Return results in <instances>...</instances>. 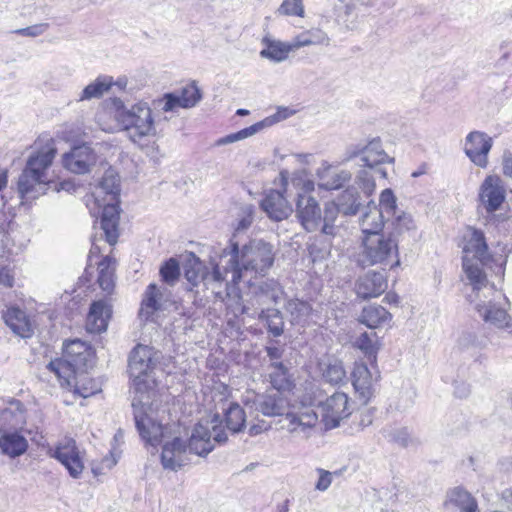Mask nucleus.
Instances as JSON below:
<instances>
[{"label":"nucleus","instance_id":"8","mask_svg":"<svg viewBox=\"0 0 512 512\" xmlns=\"http://www.w3.org/2000/svg\"><path fill=\"white\" fill-rule=\"evenodd\" d=\"M357 263L364 268L375 265L383 268L399 265L397 240L384 233L364 236Z\"/></svg>","mask_w":512,"mask_h":512},{"label":"nucleus","instance_id":"30","mask_svg":"<svg viewBox=\"0 0 512 512\" xmlns=\"http://www.w3.org/2000/svg\"><path fill=\"white\" fill-rule=\"evenodd\" d=\"M112 315V307L105 300L94 301L86 319V328L90 333L106 331Z\"/></svg>","mask_w":512,"mask_h":512},{"label":"nucleus","instance_id":"12","mask_svg":"<svg viewBox=\"0 0 512 512\" xmlns=\"http://www.w3.org/2000/svg\"><path fill=\"white\" fill-rule=\"evenodd\" d=\"M227 440V434L221 424L218 415L210 419L201 420L193 429L189 443L188 452L191 455L206 456L214 448L213 441L223 443Z\"/></svg>","mask_w":512,"mask_h":512},{"label":"nucleus","instance_id":"58","mask_svg":"<svg viewBox=\"0 0 512 512\" xmlns=\"http://www.w3.org/2000/svg\"><path fill=\"white\" fill-rule=\"evenodd\" d=\"M476 336L471 332H464L458 338L457 344L461 349H468L475 345Z\"/></svg>","mask_w":512,"mask_h":512},{"label":"nucleus","instance_id":"29","mask_svg":"<svg viewBox=\"0 0 512 512\" xmlns=\"http://www.w3.org/2000/svg\"><path fill=\"white\" fill-rule=\"evenodd\" d=\"M318 186L325 190H337L351 180V173L347 170L334 168L323 162L317 169Z\"/></svg>","mask_w":512,"mask_h":512},{"label":"nucleus","instance_id":"4","mask_svg":"<svg viewBox=\"0 0 512 512\" xmlns=\"http://www.w3.org/2000/svg\"><path fill=\"white\" fill-rule=\"evenodd\" d=\"M245 407L251 414L253 410L267 417H281V428L297 439L307 440L318 423V414L311 405H290L288 401L278 394L252 395L244 400Z\"/></svg>","mask_w":512,"mask_h":512},{"label":"nucleus","instance_id":"47","mask_svg":"<svg viewBox=\"0 0 512 512\" xmlns=\"http://www.w3.org/2000/svg\"><path fill=\"white\" fill-rule=\"evenodd\" d=\"M271 368L273 371L270 372V382L273 388L277 391H287L292 387V382L288 375L287 369L282 363H272Z\"/></svg>","mask_w":512,"mask_h":512},{"label":"nucleus","instance_id":"48","mask_svg":"<svg viewBox=\"0 0 512 512\" xmlns=\"http://www.w3.org/2000/svg\"><path fill=\"white\" fill-rule=\"evenodd\" d=\"M355 346L363 351L369 357L376 359V353L380 348V344L376 333H362L355 341Z\"/></svg>","mask_w":512,"mask_h":512},{"label":"nucleus","instance_id":"3","mask_svg":"<svg viewBox=\"0 0 512 512\" xmlns=\"http://www.w3.org/2000/svg\"><path fill=\"white\" fill-rule=\"evenodd\" d=\"M160 353L153 347L137 345L130 353L128 368L136 396L132 401L136 427L142 439L152 446L165 438V431L153 417L150 392L156 386L154 371L157 368Z\"/></svg>","mask_w":512,"mask_h":512},{"label":"nucleus","instance_id":"33","mask_svg":"<svg viewBox=\"0 0 512 512\" xmlns=\"http://www.w3.org/2000/svg\"><path fill=\"white\" fill-rule=\"evenodd\" d=\"M25 422V410L19 400H10L5 407H0V431L22 428Z\"/></svg>","mask_w":512,"mask_h":512},{"label":"nucleus","instance_id":"49","mask_svg":"<svg viewBox=\"0 0 512 512\" xmlns=\"http://www.w3.org/2000/svg\"><path fill=\"white\" fill-rule=\"evenodd\" d=\"M378 209L387 219L400 212L397 208V199L391 189H384L381 192Z\"/></svg>","mask_w":512,"mask_h":512},{"label":"nucleus","instance_id":"14","mask_svg":"<svg viewBox=\"0 0 512 512\" xmlns=\"http://www.w3.org/2000/svg\"><path fill=\"white\" fill-rule=\"evenodd\" d=\"M57 153L55 142L52 138H39L32 146V151L27 158L23 171L38 175L41 178H53L49 169Z\"/></svg>","mask_w":512,"mask_h":512},{"label":"nucleus","instance_id":"7","mask_svg":"<svg viewBox=\"0 0 512 512\" xmlns=\"http://www.w3.org/2000/svg\"><path fill=\"white\" fill-rule=\"evenodd\" d=\"M114 118L127 138L134 144H142L157 134L153 111L146 101L126 106L120 98L112 100Z\"/></svg>","mask_w":512,"mask_h":512},{"label":"nucleus","instance_id":"46","mask_svg":"<svg viewBox=\"0 0 512 512\" xmlns=\"http://www.w3.org/2000/svg\"><path fill=\"white\" fill-rule=\"evenodd\" d=\"M267 126H269V124H268L267 119H265L263 121L255 123L249 127H246L236 133H232V134L226 135V136L218 139L216 144L218 146H221V145H227V144H231V143L246 139V138L258 133L260 130H262L264 127H267Z\"/></svg>","mask_w":512,"mask_h":512},{"label":"nucleus","instance_id":"59","mask_svg":"<svg viewBox=\"0 0 512 512\" xmlns=\"http://www.w3.org/2000/svg\"><path fill=\"white\" fill-rule=\"evenodd\" d=\"M502 171L503 174L512 179V152L505 150L502 156Z\"/></svg>","mask_w":512,"mask_h":512},{"label":"nucleus","instance_id":"18","mask_svg":"<svg viewBox=\"0 0 512 512\" xmlns=\"http://www.w3.org/2000/svg\"><path fill=\"white\" fill-rule=\"evenodd\" d=\"M202 99V94L195 82H192L178 91L166 93L157 100L163 112L177 113L180 108L190 109L195 107Z\"/></svg>","mask_w":512,"mask_h":512},{"label":"nucleus","instance_id":"21","mask_svg":"<svg viewBox=\"0 0 512 512\" xmlns=\"http://www.w3.org/2000/svg\"><path fill=\"white\" fill-rule=\"evenodd\" d=\"M97 154L87 144L74 146L69 152L63 154L62 165L74 174H86L97 162Z\"/></svg>","mask_w":512,"mask_h":512},{"label":"nucleus","instance_id":"31","mask_svg":"<svg viewBox=\"0 0 512 512\" xmlns=\"http://www.w3.org/2000/svg\"><path fill=\"white\" fill-rule=\"evenodd\" d=\"M261 43L263 48L259 53L260 57L273 63L284 62L288 59L289 54L294 51L292 41L284 42L270 35H265Z\"/></svg>","mask_w":512,"mask_h":512},{"label":"nucleus","instance_id":"55","mask_svg":"<svg viewBox=\"0 0 512 512\" xmlns=\"http://www.w3.org/2000/svg\"><path fill=\"white\" fill-rule=\"evenodd\" d=\"M48 28V23H38L26 28L17 29L15 30V33L21 36L34 38L43 35L48 30Z\"/></svg>","mask_w":512,"mask_h":512},{"label":"nucleus","instance_id":"57","mask_svg":"<svg viewBox=\"0 0 512 512\" xmlns=\"http://www.w3.org/2000/svg\"><path fill=\"white\" fill-rule=\"evenodd\" d=\"M293 114H294L293 110H291L287 107H281L277 110V112L275 114H273L272 116H270L266 119L268 121V124L271 125V124L280 122L282 120H285Z\"/></svg>","mask_w":512,"mask_h":512},{"label":"nucleus","instance_id":"40","mask_svg":"<svg viewBox=\"0 0 512 512\" xmlns=\"http://www.w3.org/2000/svg\"><path fill=\"white\" fill-rule=\"evenodd\" d=\"M27 448V440L23 435L16 431H4L0 437V449L2 453L11 458L24 454Z\"/></svg>","mask_w":512,"mask_h":512},{"label":"nucleus","instance_id":"1","mask_svg":"<svg viewBox=\"0 0 512 512\" xmlns=\"http://www.w3.org/2000/svg\"><path fill=\"white\" fill-rule=\"evenodd\" d=\"M275 246L263 239H251L240 248L233 239L229 246L210 256L211 272L201 278L215 297L224 301L235 293L234 286L240 281L252 285V280L264 277L274 264Z\"/></svg>","mask_w":512,"mask_h":512},{"label":"nucleus","instance_id":"53","mask_svg":"<svg viewBox=\"0 0 512 512\" xmlns=\"http://www.w3.org/2000/svg\"><path fill=\"white\" fill-rule=\"evenodd\" d=\"M277 13L285 16L304 17L303 0H284L279 6Z\"/></svg>","mask_w":512,"mask_h":512},{"label":"nucleus","instance_id":"39","mask_svg":"<svg viewBox=\"0 0 512 512\" xmlns=\"http://www.w3.org/2000/svg\"><path fill=\"white\" fill-rule=\"evenodd\" d=\"M392 315L380 305H369L363 308L359 321L368 328H379L389 325Z\"/></svg>","mask_w":512,"mask_h":512},{"label":"nucleus","instance_id":"26","mask_svg":"<svg viewBox=\"0 0 512 512\" xmlns=\"http://www.w3.org/2000/svg\"><path fill=\"white\" fill-rule=\"evenodd\" d=\"M379 375L373 376L364 363H356L352 372V384L358 399L362 404H367L375 392V383Z\"/></svg>","mask_w":512,"mask_h":512},{"label":"nucleus","instance_id":"51","mask_svg":"<svg viewBox=\"0 0 512 512\" xmlns=\"http://www.w3.org/2000/svg\"><path fill=\"white\" fill-rule=\"evenodd\" d=\"M160 275L165 283L173 285L180 276L178 261L174 258L167 260L160 268Z\"/></svg>","mask_w":512,"mask_h":512},{"label":"nucleus","instance_id":"37","mask_svg":"<svg viewBox=\"0 0 512 512\" xmlns=\"http://www.w3.org/2000/svg\"><path fill=\"white\" fill-rule=\"evenodd\" d=\"M331 38L321 28H310L295 35L292 39L294 51L309 46H329Z\"/></svg>","mask_w":512,"mask_h":512},{"label":"nucleus","instance_id":"38","mask_svg":"<svg viewBox=\"0 0 512 512\" xmlns=\"http://www.w3.org/2000/svg\"><path fill=\"white\" fill-rule=\"evenodd\" d=\"M445 504L456 507L461 512H476L478 508L475 498L461 486L454 487L447 492Z\"/></svg>","mask_w":512,"mask_h":512},{"label":"nucleus","instance_id":"5","mask_svg":"<svg viewBox=\"0 0 512 512\" xmlns=\"http://www.w3.org/2000/svg\"><path fill=\"white\" fill-rule=\"evenodd\" d=\"M120 179L118 174L107 170L87 197L86 205L94 217L100 215V225L110 245L116 243L119 224Z\"/></svg>","mask_w":512,"mask_h":512},{"label":"nucleus","instance_id":"61","mask_svg":"<svg viewBox=\"0 0 512 512\" xmlns=\"http://www.w3.org/2000/svg\"><path fill=\"white\" fill-rule=\"evenodd\" d=\"M267 354L271 360H276L281 358L282 351L277 347H268Z\"/></svg>","mask_w":512,"mask_h":512},{"label":"nucleus","instance_id":"43","mask_svg":"<svg viewBox=\"0 0 512 512\" xmlns=\"http://www.w3.org/2000/svg\"><path fill=\"white\" fill-rule=\"evenodd\" d=\"M392 232L388 235L395 239V237L413 238L416 233V223L413 217L405 211H400L392 220Z\"/></svg>","mask_w":512,"mask_h":512},{"label":"nucleus","instance_id":"56","mask_svg":"<svg viewBox=\"0 0 512 512\" xmlns=\"http://www.w3.org/2000/svg\"><path fill=\"white\" fill-rule=\"evenodd\" d=\"M270 424L265 420H260L255 417L249 424L248 433L250 436H257L267 430H269Z\"/></svg>","mask_w":512,"mask_h":512},{"label":"nucleus","instance_id":"19","mask_svg":"<svg viewBox=\"0 0 512 512\" xmlns=\"http://www.w3.org/2000/svg\"><path fill=\"white\" fill-rule=\"evenodd\" d=\"M64 189L63 183H56L54 178H41L38 175L22 171L18 179V192L26 201L37 199L48 190L59 191Z\"/></svg>","mask_w":512,"mask_h":512},{"label":"nucleus","instance_id":"16","mask_svg":"<svg viewBox=\"0 0 512 512\" xmlns=\"http://www.w3.org/2000/svg\"><path fill=\"white\" fill-rule=\"evenodd\" d=\"M493 147V138L479 130L469 132L463 142V151L477 167L485 169L489 164V153Z\"/></svg>","mask_w":512,"mask_h":512},{"label":"nucleus","instance_id":"64","mask_svg":"<svg viewBox=\"0 0 512 512\" xmlns=\"http://www.w3.org/2000/svg\"><path fill=\"white\" fill-rule=\"evenodd\" d=\"M7 183H8L7 171L1 170L0 171V191H2L4 188H6Z\"/></svg>","mask_w":512,"mask_h":512},{"label":"nucleus","instance_id":"50","mask_svg":"<svg viewBox=\"0 0 512 512\" xmlns=\"http://www.w3.org/2000/svg\"><path fill=\"white\" fill-rule=\"evenodd\" d=\"M255 208L252 205H243L240 207L237 218L233 223L234 232L241 233L246 231L254 220Z\"/></svg>","mask_w":512,"mask_h":512},{"label":"nucleus","instance_id":"34","mask_svg":"<svg viewBox=\"0 0 512 512\" xmlns=\"http://www.w3.org/2000/svg\"><path fill=\"white\" fill-rule=\"evenodd\" d=\"M248 314L252 317H259L264 319L267 323L268 330L274 336H280L283 333V319L281 313L277 309H262L259 312H251V307L247 304H240L239 307L234 311V315Z\"/></svg>","mask_w":512,"mask_h":512},{"label":"nucleus","instance_id":"2","mask_svg":"<svg viewBox=\"0 0 512 512\" xmlns=\"http://www.w3.org/2000/svg\"><path fill=\"white\" fill-rule=\"evenodd\" d=\"M463 272L472 286L473 291L479 292L486 289L493 293V298L488 302L480 301L475 308L483 320L498 329L512 332V317L507 310L500 306V299L508 303L507 298L497 293L493 285L489 286L488 271L501 276L504 273L502 257L494 258L488 252L484 234L476 229H469L464 236L463 245Z\"/></svg>","mask_w":512,"mask_h":512},{"label":"nucleus","instance_id":"62","mask_svg":"<svg viewBox=\"0 0 512 512\" xmlns=\"http://www.w3.org/2000/svg\"><path fill=\"white\" fill-rule=\"evenodd\" d=\"M185 277L193 285H196L200 278V276L193 270H186Z\"/></svg>","mask_w":512,"mask_h":512},{"label":"nucleus","instance_id":"42","mask_svg":"<svg viewBox=\"0 0 512 512\" xmlns=\"http://www.w3.org/2000/svg\"><path fill=\"white\" fill-rule=\"evenodd\" d=\"M320 369L323 378L333 385L344 383L347 379V372L341 360L333 357L320 362Z\"/></svg>","mask_w":512,"mask_h":512},{"label":"nucleus","instance_id":"27","mask_svg":"<svg viewBox=\"0 0 512 512\" xmlns=\"http://www.w3.org/2000/svg\"><path fill=\"white\" fill-rule=\"evenodd\" d=\"M387 279L382 272L368 271L355 284V292L362 299L376 298L387 289Z\"/></svg>","mask_w":512,"mask_h":512},{"label":"nucleus","instance_id":"17","mask_svg":"<svg viewBox=\"0 0 512 512\" xmlns=\"http://www.w3.org/2000/svg\"><path fill=\"white\" fill-rule=\"evenodd\" d=\"M322 422L325 429H333L352 413V406L348 396L342 392H336L319 405Z\"/></svg>","mask_w":512,"mask_h":512},{"label":"nucleus","instance_id":"44","mask_svg":"<svg viewBox=\"0 0 512 512\" xmlns=\"http://www.w3.org/2000/svg\"><path fill=\"white\" fill-rule=\"evenodd\" d=\"M116 262L112 257L106 256L98 264V284L100 288L108 294L114 288V272Z\"/></svg>","mask_w":512,"mask_h":512},{"label":"nucleus","instance_id":"63","mask_svg":"<svg viewBox=\"0 0 512 512\" xmlns=\"http://www.w3.org/2000/svg\"><path fill=\"white\" fill-rule=\"evenodd\" d=\"M128 84V80L125 76L119 77L117 80H113V86L118 87L120 90H125Z\"/></svg>","mask_w":512,"mask_h":512},{"label":"nucleus","instance_id":"28","mask_svg":"<svg viewBox=\"0 0 512 512\" xmlns=\"http://www.w3.org/2000/svg\"><path fill=\"white\" fill-rule=\"evenodd\" d=\"M62 388L73 390L83 398L90 397L101 391L99 384L89 377L84 370H75L68 379V383L64 378H56Z\"/></svg>","mask_w":512,"mask_h":512},{"label":"nucleus","instance_id":"41","mask_svg":"<svg viewBox=\"0 0 512 512\" xmlns=\"http://www.w3.org/2000/svg\"><path fill=\"white\" fill-rule=\"evenodd\" d=\"M113 86V77L109 75H99L94 81L89 83L79 94L78 101H89L99 99L106 94Z\"/></svg>","mask_w":512,"mask_h":512},{"label":"nucleus","instance_id":"35","mask_svg":"<svg viewBox=\"0 0 512 512\" xmlns=\"http://www.w3.org/2000/svg\"><path fill=\"white\" fill-rule=\"evenodd\" d=\"M285 311L293 325L305 327L313 320V310L307 301L298 298L289 299Z\"/></svg>","mask_w":512,"mask_h":512},{"label":"nucleus","instance_id":"15","mask_svg":"<svg viewBox=\"0 0 512 512\" xmlns=\"http://www.w3.org/2000/svg\"><path fill=\"white\" fill-rule=\"evenodd\" d=\"M478 208L488 215L503 209L506 188L502 178L496 174L487 175L481 182L477 194Z\"/></svg>","mask_w":512,"mask_h":512},{"label":"nucleus","instance_id":"9","mask_svg":"<svg viewBox=\"0 0 512 512\" xmlns=\"http://www.w3.org/2000/svg\"><path fill=\"white\" fill-rule=\"evenodd\" d=\"M359 157L366 167L358 171L355 183L362 189L366 196H371L375 190V178L372 175L374 167L385 163H392L391 158L383 149L381 140L376 138L365 145H357L349 150V158Z\"/></svg>","mask_w":512,"mask_h":512},{"label":"nucleus","instance_id":"60","mask_svg":"<svg viewBox=\"0 0 512 512\" xmlns=\"http://www.w3.org/2000/svg\"><path fill=\"white\" fill-rule=\"evenodd\" d=\"M14 282V276L11 270L7 267L0 265V285L5 287H12Z\"/></svg>","mask_w":512,"mask_h":512},{"label":"nucleus","instance_id":"11","mask_svg":"<svg viewBox=\"0 0 512 512\" xmlns=\"http://www.w3.org/2000/svg\"><path fill=\"white\" fill-rule=\"evenodd\" d=\"M366 196L362 189L354 183L342 191L335 201L327 202L324 206V225L322 233L325 235L335 234V221L339 213L345 216L356 215L363 205Z\"/></svg>","mask_w":512,"mask_h":512},{"label":"nucleus","instance_id":"32","mask_svg":"<svg viewBox=\"0 0 512 512\" xmlns=\"http://www.w3.org/2000/svg\"><path fill=\"white\" fill-rule=\"evenodd\" d=\"M6 325L17 335L28 338L33 333V323L26 312L19 307L11 306L3 313Z\"/></svg>","mask_w":512,"mask_h":512},{"label":"nucleus","instance_id":"10","mask_svg":"<svg viewBox=\"0 0 512 512\" xmlns=\"http://www.w3.org/2000/svg\"><path fill=\"white\" fill-rule=\"evenodd\" d=\"M92 359V348L86 342L75 339L65 343L63 358L50 361L47 369L56 378H64L68 383L73 371L87 369L92 365Z\"/></svg>","mask_w":512,"mask_h":512},{"label":"nucleus","instance_id":"45","mask_svg":"<svg viewBox=\"0 0 512 512\" xmlns=\"http://www.w3.org/2000/svg\"><path fill=\"white\" fill-rule=\"evenodd\" d=\"M246 417V411L238 403L231 402L225 409L226 425L233 433L242 430L246 423Z\"/></svg>","mask_w":512,"mask_h":512},{"label":"nucleus","instance_id":"54","mask_svg":"<svg viewBox=\"0 0 512 512\" xmlns=\"http://www.w3.org/2000/svg\"><path fill=\"white\" fill-rule=\"evenodd\" d=\"M316 473L318 480L315 483V489L321 492L326 491L332 484L334 477L338 475L337 472H330L322 468H317Z\"/></svg>","mask_w":512,"mask_h":512},{"label":"nucleus","instance_id":"25","mask_svg":"<svg viewBox=\"0 0 512 512\" xmlns=\"http://www.w3.org/2000/svg\"><path fill=\"white\" fill-rule=\"evenodd\" d=\"M282 187L284 188L283 185ZM288 197L284 191L270 190L262 199L260 206L270 219L282 221L293 212V208L287 200Z\"/></svg>","mask_w":512,"mask_h":512},{"label":"nucleus","instance_id":"13","mask_svg":"<svg viewBox=\"0 0 512 512\" xmlns=\"http://www.w3.org/2000/svg\"><path fill=\"white\" fill-rule=\"evenodd\" d=\"M250 286L253 287V296L249 300H242L236 286H234L235 293H232V297L230 299L225 297L223 302L233 313L240 304L250 306L251 312H259L262 309L269 308L271 304H277L283 296L281 286L273 279L266 280L257 287L253 283Z\"/></svg>","mask_w":512,"mask_h":512},{"label":"nucleus","instance_id":"20","mask_svg":"<svg viewBox=\"0 0 512 512\" xmlns=\"http://www.w3.org/2000/svg\"><path fill=\"white\" fill-rule=\"evenodd\" d=\"M357 8V0H333L330 14L323 15L322 19L325 23L332 19L337 26L345 31H353L359 25Z\"/></svg>","mask_w":512,"mask_h":512},{"label":"nucleus","instance_id":"52","mask_svg":"<svg viewBox=\"0 0 512 512\" xmlns=\"http://www.w3.org/2000/svg\"><path fill=\"white\" fill-rule=\"evenodd\" d=\"M383 431L385 438L403 447L408 446L412 441L410 432L405 427L386 428Z\"/></svg>","mask_w":512,"mask_h":512},{"label":"nucleus","instance_id":"23","mask_svg":"<svg viewBox=\"0 0 512 512\" xmlns=\"http://www.w3.org/2000/svg\"><path fill=\"white\" fill-rule=\"evenodd\" d=\"M190 461L191 456L185 441L179 437L164 441L161 452V463L164 469L177 471Z\"/></svg>","mask_w":512,"mask_h":512},{"label":"nucleus","instance_id":"36","mask_svg":"<svg viewBox=\"0 0 512 512\" xmlns=\"http://www.w3.org/2000/svg\"><path fill=\"white\" fill-rule=\"evenodd\" d=\"M385 216L378 209L373 201H369L363 214L359 219V225L363 234L370 235L372 233H382L384 227Z\"/></svg>","mask_w":512,"mask_h":512},{"label":"nucleus","instance_id":"6","mask_svg":"<svg viewBox=\"0 0 512 512\" xmlns=\"http://www.w3.org/2000/svg\"><path fill=\"white\" fill-rule=\"evenodd\" d=\"M281 184L284 186V192L288 196L296 197V214L305 230L312 232L320 229L324 225V215L317 200L311 196L315 189L314 181L309 177L306 171L300 170L292 173H280Z\"/></svg>","mask_w":512,"mask_h":512},{"label":"nucleus","instance_id":"22","mask_svg":"<svg viewBox=\"0 0 512 512\" xmlns=\"http://www.w3.org/2000/svg\"><path fill=\"white\" fill-rule=\"evenodd\" d=\"M53 456L67 469L73 478H79L84 470L83 453L72 438H65L57 445Z\"/></svg>","mask_w":512,"mask_h":512},{"label":"nucleus","instance_id":"24","mask_svg":"<svg viewBox=\"0 0 512 512\" xmlns=\"http://www.w3.org/2000/svg\"><path fill=\"white\" fill-rule=\"evenodd\" d=\"M167 303L166 289H161L156 284L151 283L143 294L139 317L145 321H155L158 314L166 309Z\"/></svg>","mask_w":512,"mask_h":512}]
</instances>
